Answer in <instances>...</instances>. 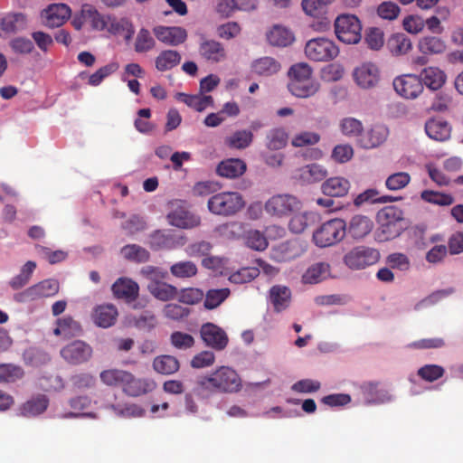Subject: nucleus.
Segmentation results:
<instances>
[{"label":"nucleus","instance_id":"50","mask_svg":"<svg viewBox=\"0 0 463 463\" xmlns=\"http://www.w3.org/2000/svg\"><path fill=\"white\" fill-rule=\"evenodd\" d=\"M121 229L127 235H135L146 229V222L144 217L133 214L121 223Z\"/></svg>","mask_w":463,"mask_h":463},{"label":"nucleus","instance_id":"15","mask_svg":"<svg viewBox=\"0 0 463 463\" xmlns=\"http://www.w3.org/2000/svg\"><path fill=\"white\" fill-rule=\"evenodd\" d=\"M353 78L361 89H373L380 81V71L374 63L364 62L354 70Z\"/></svg>","mask_w":463,"mask_h":463},{"label":"nucleus","instance_id":"6","mask_svg":"<svg viewBox=\"0 0 463 463\" xmlns=\"http://www.w3.org/2000/svg\"><path fill=\"white\" fill-rule=\"evenodd\" d=\"M118 385L126 394L133 397L152 392L157 386L156 381L151 378H137L126 371H118Z\"/></svg>","mask_w":463,"mask_h":463},{"label":"nucleus","instance_id":"11","mask_svg":"<svg viewBox=\"0 0 463 463\" xmlns=\"http://www.w3.org/2000/svg\"><path fill=\"white\" fill-rule=\"evenodd\" d=\"M199 56L208 63L215 64L226 61L227 51L222 43L201 35L198 44Z\"/></svg>","mask_w":463,"mask_h":463},{"label":"nucleus","instance_id":"36","mask_svg":"<svg viewBox=\"0 0 463 463\" xmlns=\"http://www.w3.org/2000/svg\"><path fill=\"white\" fill-rule=\"evenodd\" d=\"M389 135L387 127L382 124H377L372 127V128L364 137L362 142L363 146L365 148H373L379 146L385 142Z\"/></svg>","mask_w":463,"mask_h":463},{"label":"nucleus","instance_id":"59","mask_svg":"<svg viewBox=\"0 0 463 463\" xmlns=\"http://www.w3.org/2000/svg\"><path fill=\"white\" fill-rule=\"evenodd\" d=\"M411 182V175L406 172H398L391 175L385 181L389 190L396 191L404 188Z\"/></svg>","mask_w":463,"mask_h":463},{"label":"nucleus","instance_id":"43","mask_svg":"<svg viewBox=\"0 0 463 463\" xmlns=\"http://www.w3.org/2000/svg\"><path fill=\"white\" fill-rule=\"evenodd\" d=\"M181 55L177 51L165 50L160 52L156 59V68L160 71H165L178 65Z\"/></svg>","mask_w":463,"mask_h":463},{"label":"nucleus","instance_id":"32","mask_svg":"<svg viewBox=\"0 0 463 463\" xmlns=\"http://www.w3.org/2000/svg\"><path fill=\"white\" fill-rule=\"evenodd\" d=\"M373 227V222L370 218L364 215H355L351 219L346 231L354 239H362L371 232Z\"/></svg>","mask_w":463,"mask_h":463},{"label":"nucleus","instance_id":"57","mask_svg":"<svg viewBox=\"0 0 463 463\" xmlns=\"http://www.w3.org/2000/svg\"><path fill=\"white\" fill-rule=\"evenodd\" d=\"M260 275V270L255 267H246L239 269L230 276V281L235 284L248 283Z\"/></svg>","mask_w":463,"mask_h":463},{"label":"nucleus","instance_id":"23","mask_svg":"<svg viewBox=\"0 0 463 463\" xmlns=\"http://www.w3.org/2000/svg\"><path fill=\"white\" fill-rule=\"evenodd\" d=\"M81 333V325L71 316L58 318L56 321V327L53 329V334L55 335L62 336L64 338L79 336Z\"/></svg>","mask_w":463,"mask_h":463},{"label":"nucleus","instance_id":"7","mask_svg":"<svg viewBox=\"0 0 463 463\" xmlns=\"http://www.w3.org/2000/svg\"><path fill=\"white\" fill-rule=\"evenodd\" d=\"M305 53L309 60L328 61L338 55L339 49L333 41L318 37L311 39L306 43Z\"/></svg>","mask_w":463,"mask_h":463},{"label":"nucleus","instance_id":"49","mask_svg":"<svg viewBox=\"0 0 463 463\" xmlns=\"http://www.w3.org/2000/svg\"><path fill=\"white\" fill-rule=\"evenodd\" d=\"M24 376V369L13 364H0V383H14Z\"/></svg>","mask_w":463,"mask_h":463},{"label":"nucleus","instance_id":"13","mask_svg":"<svg viewBox=\"0 0 463 463\" xmlns=\"http://www.w3.org/2000/svg\"><path fill=\"white\" fill-rule=\"evenodd\" d=\"M92 347L81 340H75L63 346L61 356L70 364L78 365L88 362L92 356Z\"/></svg>","mask_w":463,"mask_h":463},{"label":"nucleus","instance_id":"25","mask_svg":"<svg viewBox=\"0 0 463 463\" xmlns=\"http://www.w3.org/2000/svg\"><path fill=\"white\" fill-rule=\"evenodd\" d=\"M324 194L330 197H342L347 194L350 182L340 176L326 179L321 186Z\"/></svg>","mask_w":463,"mask_h":463},{"label":"nucleus","instance_id":"40","mask_svg":"<svg viewBox=\"0 0 463 463\" xmlns=\"http://www.w3.org/2000/svg\"><path fill=\"white\" fill-rule=\"evenodd\" d=\"M330 266L326 262H317L310 266L302 279L305 283L316 284L327 278Z\"/></svg>","mask_w":463,"mask_h":463},{"label":"nucleus","instance_id":"17","mask_svg":"<svg viewBox=\"0 0 463 463\" xmlns=\"http://www.w3.org/2000/svg\"><path fill=\"white\" fill-rule=\"evenodd\" d=\"M392 84L395 91L405 99H415L423 90L419 76L413 74H405L397 77L394 79Z\"/></svg>","mask_w":463,"mask_h":463},{"label":"nucleus","instance_id":"64","mask_svg":"<svg viewBox=\"0 0 463 463\" xmlns=\"http://www.w3.org/2000/svg\"><path fill=\"white\" fill-rule=\"evenodd\" d=\"M341 131L345 136L355 137L362 133L363 124L354 118H345L340 124Z\"/></svg>","mask_w":463,"mask_h":463},{"label":"nucleus","instance_id":"28","mask_svg":"<svg viewBox=\"0 0 463 463\" xmlns=\"http://www.w3.org/2000/svg\"><path fill=\"white\" fill-rule=\"evenodd\" d=\"M418 50L423 55H438L443 53L447 45L443 39L438 36H423L418 42Z\"/></svg>","mask_w":463,"mask_h":463},{"label":"nucleus","instance_id":"22","mask_svg":"<svg viewBox=\"0 0 463 463\" xmlns=\"http://www.w3.org/2000/svg\"><path fill=\"white\" fill-rule=\"evenodd\" d=\"M147 290L155 298L164 302L175 299L178 295L176 287L160 279L149 281Z\"/></svg>","mask_w":463,"mask_h":463},{"label":"nucleus","instance_id":"14","mask_svg":"<svg viewBox=\"0 0 463 463\" xmlns=\"http://www.w3.org/2000/svg\"><path fill=\"white\" fill-rule=\"evenodd\" d=\"M200 335L208 347L216 351H222L229 343L226 332L213 323H205L200 328Z\"/></svg>","mask_w":463,"mask_h":463},{"label":"nucleus","instance_id":"51","mask_svg":"<svg viewBox=\"0 0 463 463\" xmlns=\"http://www.w3.org/2000/svg\"><path fill=\"white\" fill-rule=\"evenodd\" d=\"M131 323L145 331L153 330L158 324L156 315L150 310H145L139 316L134 317Z\"/></svg>","mask_w":463,"mask_h":463},{"label":"nucleus","instance_id":"63","mask_svg":"<svg viewBox=\"0 0 463 463\" xmlns=\"http://www.w3.org/2000/svg\"><path fill=\"white\" fill-rule=\"evenodd\" d=\"M400 7L393 2L385 1L377 7V14L385 20H395L400 14Z\"/></svg>","mask_w":463,"mask_h":463},{"label":"nucleus","instance_id":"42","mask_svg":"<svg viewBox=\"0 0 463 463\" xmlns=\"http://www.w3.org/2000/svg\"><path fill=\"white\" fill-rule=\"evenodd\" d=\"M253 140V134L250 130H237L230 137H227L224 143L227 146L236 149H245L250 146Z\"/></svg>","mask_w":463,"mask_h":463},{"label":"nucleus","instance_id":"33","mask_svg":"<svg viewBox=\"0 0 463 463\" xmlns=\"http://www.w3.org/2000/svg\"><path fill=\"white\" fill-rule=\"evenodd\" d=\"M267 40L273 46L286 47L294 42L295 37L289 29L280 25H274L267 33Z\"/></svg>","mask_w":463,"mask_h":463},{"label":"nucleus","instance_id":"29","mask_svg":"<svg viewBox=\"0 0 463 463\" xmlns=\"http://www.w3.org/2000/svg\"><path fill=\"white\" fill-rule=\"evenodd\" d=\"M269 299L275 312L279 313L288 307L291 301V291L286 286L275 285L269 289Z\"/></svg>","mask_w":463,"mask_h":463},{"label":"nucleus","instance_id":"34","mask_svg":"<svg viewBox=\"0 0 463 463\" xmlns=\"http://www.w3.org/2000/svg\"><path fill=\"white\" fill-rule=\"evenodd\" d=\"M152 366L157 373L170 375L179 371L180 363L175 356L162 354L153 360Z\"/></svg>","mask_w":463,"mask_h":463},{"label":"nucleus","instance_id":"18","mask_svg":"<svg viewBox=\"0 0 463 463\" xmlns=\"http://www.w3.org/2000/svg\"><path fill=\"white\" fill-rule=\"evenodd\" d=\"M184 244V238L170 231H155L149 237V246L154 250H172Z\"/></svg>","mask_w":463,"mask_h":463},{"label":"nucleus","instance_id":"3","mask_svg":"<svg viewBox=\"0 0 463 463\" xmlns=\"http://www.w3.org/2000/svg\"><path fill=\"white\" fill-rule=\"evenodd\" d=\"M207 206L213 214L232 216L244 208L245 201L237 192H222L211 196Z\"/></svg>","mask_w":463,"mask_h":463},{"label":"nucleus","instance_id":"60","mask_svg":"<svg viewBox=\"0 0 463 463\" xmlns=\"http://www.w3.org/2000/svg\"><path fill=\"white\" fill-rule=\"evenodd\" d=\"M216 32L221 39L232 40L241 34V27L237 22L232 21L220 24Z\"/></svg>","mask_w":463,"mask_h":463},{"label":"nucleus","instance_id":"56","mask_svg":"<svg viewBox=\"0 0 463 463\" xmlns=\"http://www.w3.org/2000/svg\"><path fill=\"white\" fill-rule=\"evenodd\" d=\"M445 373L442 366L438 364H426L420 367L417 374L424 381L432 383L441 378Z\"/></svg>","mask_w":463,"mask_h":463},{"label":"nucleus","instance_id":"27","mask_svg":"<svg viewBox=\"0 0 463 463\" xmlns=\"http://www.w3.org/2000/svg\"><path fill=\"white\" fill-rule=\"evenodd\" d=\"M363 396L368 404L384 403L391 400V396L384 389L379 388L378 383L368 382L361 386Z\"/></svg>","mask_w":463,"mask_h":463},{"label":"nucleus","instance_id":"19","mask_svg":"<svg viewBox=\"0 0 463 463\" xmlns=\"http://www.w3.org/2000/svg\"><path fill=\"white\" fill-rule=\"evenodd\" d=\"M153 33L158 41L170 46L184 43L188 36L187 31L181 26L158 25L154 27Z\"/></svg>","mask_w":463,"mask_h":463},{"label":"nucleus","instance_id":"62","mask_svg":"<svg viewBox=\"0 0 463 463\" xmlns=\"http://www.w3.org/2000/svg\"><path fill=\"white\" fill-rule=\"evenodd\" d=\"M212 248L213 246L210 242L201 241L189 244L185 249V252L193 258H203L210 254Z\"/></svg>","mask_w":463,"mask_h":463},{"label":"nucleus","instance_id":"61","mask_svg":"<svg viewBox=\"0 0 463 463\" xmlns=\"http://www.w3.org/2000/svg\"><path fill=\"white\" fill-rule=\"evenodd\" d=\"M364 41L372 50H380L384 43L383 32L379 28H370L365 33Z\"/></svg>","mask_w":463,"mask_h":463},{"label":"nucleus","instance_id":"5","mask_svg":"<svg viewBox=\"0 0 463 463\" xmlns=\"http://www.w3.org/2000/svg\"><path fill=\"white\" fill-rule=\"evenodd\" d=\"M335 32L339 41L355 44L362 38V24L354 14H340L335 21Z\"/></svg>","mask_w":463,"mask_h":463},{"label":"nucleus","instance_id":"31","mask_svg":"<svg viewBox=\"0 0 463 463\" xmlns=\"http://www.w3.org/2000/svg\"><path fill=\"white\" fill-rule=\"evenodd\" d=\"M138 296L139 286L135 280L128 278L118 279V298L130 304L135 302Z\"/></svg>","mask_w":463,"mask_h":463},{"label":"nucleus","instance_id":"4","mask_svg":"<svg viewBox=\"0 0 463 463\" xmlns=\"http://www.w3.org/2000/svg\"><path fill=\"white\" fill-rule=\"evenodd\" d=\"M346 234V223L342 219L324 222L313 232V241L318 247H329L341 241Z\"/></svg>","mask_w":463,"mask_h":463},{"label":"nucleus","instance_id":"9","mask_svg":"<svg viewBox=\"0 0 463 463\" xmlns=\"http://www.w3.org/2000/svg\"><path fill=\"white\" fill-rule=\"evenodd\" d=\"M300 202L290 194H276L271 196L264 204L266 213L273 217H285L298 210Z\"/></svg>","mask_w":463,"mask_h":463},{"label":"nucleus","instance_id":"37","mask_svg":"<svg viewBox=\"0 0 463 463\" xmlns=\"http://www.w3.org/2000/svg\"><path fill=\"white\" fill-rule=\"evenodd\" d=\"M387 48L395 56L408 53L412 44L410 38L404 33H394L387 41Z\"/></svg>","mask_w":463,"mask_h":463},{"label":"nucleus","instance_id":"21","mask_svg":"<svg viewBox=\"0 0 463 463\" xmlns=\"http://www.w3.org/2000/svg\"><path fill=\"white\" fill-rule=\"evenodd\" d=\"M419 78L422 87L425 85L431 90H438L445 84L447 76L439 68L430 66L421 71Z\"/></svg>","mask_w":463,"mask_h":463},{"label":"nucleus","instance_id":"52","mask_svg":"<svg viewBox=\"0 0 463 463\" xmlns=\"http://www.w3.org/2000/svg\"><path fill=\"white\" fill-rule=\"evenodd\" d=\"M420 197L425 202L430 203L448 206L454 203V198L449 194L435 192L432 190H425L421 193Z\"/></svg>","mask_w":463,"mask_h":463},{"label":"nucleus","instance_id":"30","mask_svg":"<svg viewBox=\"0 0 463 463\" xmlns=\"http://www.w3.org/2000/svg\"><path fill=\"white\" fill-rule=\"evenodd\" d=\"M246 168V164L243 160L230 158L222 161L218 165L216 171L219 175L232 179L243 175Z\"/></svg>","mask_w":463,"mask_h":463},{"label":"nucleus","instance_id":"26","mask_svg":"<svg viewBox=\"0 0 463 463\" xmlns=\"http://www.w3.org/2000/svg\"><path fill=\"white\" fill-rule=\"evenodd\" d=\"M425 131L431 139L444 141L450 137L451 128L442 118H431L426 122Z\"/></svg>","mask_w":463,"mask_h":463},{"label":"nucleus","instance_id":"54","mask_svg":"<svg viewBox=\"0 0 463 463\" xmlns=\"http://www.w3.org/2000/svg\"><path fill=\"white\" fill-rule=\"evenodd\" d=\"M170 343L178 350H187L194 345L195 340L188 333L175 331L170 335Z\"/></svg>","mask_w":463,"mask_h":463},{"label":"nucleus","instance_id":"2","mask_svg":"<svg viewBox=\"0 0 463 463\" xmlns=\"http://www.w3.org/2000/svg\"><path fill=\"white\" fill-rule=\"evenodd\" d=\"M312 73V68L306 62L292 65L288 71L290 80L288 88L290 93L303 99L314 96L320 84L313 79Z\"/></svg>","mask_w":463,"mask_h":463},{"label":"nucleus","instance_id":"39","mask_svg":"<svg viewBox=\"0 0 463 463\" xmlns=\"http://www.w3.org/2000/svg\"><path fill=\"white\" fill-rule=\"evenodd\" d=\"M120 253L125 260L135 263H145L150 259L149 251L137 244H128L122 247Z\"/></svg>","mask_w":463,"mask_h":463},{"label":"nucleus","instance_id":"16","mask_svg":"<svg viewBox=\"0 0 463 463\" xmlns=\"http://www.w3.org/2000/svg\"><path fill=\"white\" fill-rule=\"evenodd\" d=\"M71 14V8L65 4L49 5L41 12L43 24L49 28L63 25Z\"/></svg>","mask_w":463,"mask_h":463},{"label":"nucleus","instance_id":"35","mask_svg":"<svg viewBox=\"0 0 463 463\" xmlns=\"http://www.w3.org/2000/svg\"><path fill=\"white\" fill-rule=\"evenodd\" d=\"M94 323L100 327H109L114 325L116 318V308L112 304L98 306L92 314Z\"/></svg>","mask_w":463,"mask_h":463},{"label":"nucleus","instance_id":"44","mask_svg":"<svg viewBox=\"0 0 463 463\" xmlns=\"http://www.w3.org/2000/svg\"><path fill=\"white\" fill-rule=\"evenodd\" d=\"M231 291L227 288L219 289H209L205 294L203 306L206 309L212 310L218 307L230 296Z\"/></svg>","mask_w":463,"mask_h":463},{"label":"nucleus","instance_id":"48","mask_svg":"<svg viewBox=\"0 0 463 463\" xmlns=\"http://www.w3.org/2000/svg\"><path fill=\"white\" fill-rule=\"evenodd\" d=\"M170 272L178 279H190L197 274L198 269L193 261H178L170 267Z\"/></svg>","mask_w":463,"mask_h":463},{"label":"nucleus","instance_id":"8","mask_svg":"<svg viewBox=\"0 0 463 463\" xmlns=\"http://www.w3.org/2000/svg\"><path fill=\"white\" fill-rule=\"evenodd\" d=\"M166 218L169 224L181 229H193L201 223L200 217L191 213L184 202L178 200L170 203V211Z\"/></svg>","mask_w":463,"mask_h":463},{"label":"nucleus","instance_id":"55","mask_svg":"<svg viewBox=\"0 0 463 463\" xmlns=\"http://www.w3.org/2000/svg\"><path fill=\"white\" fill-rule=\"evenodd\" d=\"M83 15H87L91 27L96 30H103L108 24L107 20L98 10L90 5H83Z\"/></svg>","mask_w":463,"mask_h":463},{"label":"nucleus","instance_id":"46","mask_svg":"<svg viewBox=\"0 0 463 463\" xmlns=\"http://www.w3.org/2000/svg\"><path fill=\"white\" fill-rule=\"evenodd\" d=\"M267 146L270 150H279L286 146L288 135L282 128H273L267 134Z\"/></svg>","mask_w":463,"mask_h":463},{"label":"nucleus","instance_id":"24","mask_svg":"<svg viewBox=\"0 0 463 463\" xmlns=\"http://www.w3.org/2000/svg\"><path fill=\"white\" fill-rule=\"evenodd\" d=\"M281 64L273 57L265 56L259 58L251 63V71L261 77H270L278 73Z\"/></svg>","mask_w":463,"mask_h":463},{"label":"nucleus","instance_id":"20","mask_svg":"<svg viewBox=\"0 0 463 463\" xmlns=\"http://www.w3.org/2000/svg\"><path fill=\"white\" fill-rule=\"evenodd\" d=\"M27 17L22 13H8L0 20V29L5 34H16L27 28Z\"/></svg>","mask_w":463,"mask_h":463},{"label":"nucleus","instance_id":"10","mask_svg":"<svg viewBox=\"0 0 463 463\" xmlns=\"http://www.w3.org/2000/svg\"><path fill=\"white\" fill-rule=\"evenodd\" d=\"M60 285L56 279H44L25 290L16 294L14 299L18 302H30L43 298L55 296L59 292Z\"/></svg>","mask_w":463,"mask_h":463},{"label":"nucleus","instance_id":"47","mask_svg":"<svg viewBox=\"0 0 463 463\" xmlns=\"http://www.w3.org/2000/svg\"><path fill=\"white\" fill-rule=\"evenodd\" d=\"M156 46V41L150 32L146 28H141L134 43V50L137 53H145L153 50Z\"/></svg>","mask_w":463,"mask_h":463},{"label":"nucleus","instance_id":"38","mask_svg":"<svg viewBox=\"0 0 463 463\" xmlns=\"http://www.w3.org/2000/svg\"><path fill=\"white\" fill-rule=\"evenodd\" d=\"M298 178L304 183L313 184L323 180L326 176V170L320 165L310 164L298 170Z\"/></svg>","mask_w":463,"mask_h":463},{"label":"nucleus","instance_id":"58","mask_svg":"<svg viewBox=\"0 0 463 463\" xmlns=\"http://www.w3.org/2000/svg\"><path fill=\"white\" fill-rule=\"evenodd\" d=\"M13 52L21 55L31 54L34 50L33 43L26 37H15L9 42Z\"/></svg>","mask_w":463,"mask_h":463},{"label":"nucleus","instance_id":"12","mask_svg":"<svg viewBox=\"0 0 463 463\" xmlns=\"http://www.w3.org/2000/svg\"><path fill=\"white\" fill-rule=\"evenodd\" d=\"M378 259V250L359 246L347 252L344 257V261L350 269H360L374 264Z\"/></svg>","mask_w":463,"mask_h":463},{"label":"nucleus","instance_id":"41","mask_svg":"<svg viewBox=\"0 0 463 463\" xmlns=\"http://www.w3.org/2000/svg\"><path fill=\"white\" fill-rule=\"evenodd\" d=\"M49 400L43 394H39L27 401L22 406V414L24 416H37L44 412L48 407Z\"/></svg>","mask_w":463,"mask_h":463},{"label":"nucleus","instance_id":"45","mask_svg":"<svg viewBox=\"0 0 463 463\" xmlns=\"http://www.w3.org/2000/svg\"><path fill=\"white\" fill-rule=\"evenodd\" d=\"M378 191L375 189H367L364 192L361 193L355 198L354 199V203L355 206H361L362 204L365 203H391L394 202L396 199L390 195H384L378 197Z\"/></svg>","mask_w":463,"mask_h":463},{"label":"nucleus","instance_id":"1","mask_svg":"<svg viewBox=\"0 0 463 463\" xmlns=\"http://www.w3.org/2000/svg\"><path fill=\"white\" fill-rule=\"evenodd\" d=\"M242 381L238 373L230 366H220L196 382L198 394L235 393L241 390Z\"/></svg>","mask_w":463,"mask_h":463},{"label":"nucleus","instance_id":"53","mask_svg":"<svg viewBox=\"0 0 463 463\" xmlns=\"http://www.w3.org/2000/svg\"><path fill=\"white\" fill-rule=\"evenodd\" d=\"M246 245L255 250H264L268 247V241L265 235L258 230H250L245 234Z\"/></svg>","mask_w":463,"mask_h":463}]
</instances>
